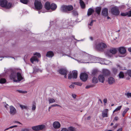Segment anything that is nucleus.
<instances>
[{"mask_svg":"<svg viewBox=\"0 0 131 131\" xmlns=\"http://www.w3.org/2000/svg\"><path fill=\"white\" fill-rule=\"evenodd\" d=\"M73 8L72 5H62L61 8V11L63 12L68 13L73 10Z\"/></svg>","mask_w":131,"mask_h":131,"instance_id":"obj_1","label":"nucleus"},{"mask_svg":"<svg viewBox=\"0 0 131 131\" xmlns=\"http://www.w3.org/2000/svg\"><path fill=\"white\" fill-rule=\"evenodd\" d=\"M1 6L7 9L10 8L12 6V4L10 3H8L6 0H0Z\"/></svg>","mask_w":131,"mask_h":131,"instance_id":"obj_2","label":"nucleus"},{"mask_svg":"<svg viewBox=\"0 0 131 131\" xmlns=\"http://www.w3.org/2000/svg\"><path fill=\"white\" fill-rule=\"evenodd\" d=\"M111 13L113 15L117 16L120 14V11L118 8L116 6L114 7L111 8Z\"/></svg>","mask_w":131,"mask_h":131,"instance_id":"obj_3","label":"nucleus"},{"mask_svg":"<svg viewBox=\"0 0 131 131\" xmlns=\"http://www.w3.org/2000/svg\"><path fill=\"white\" fill-rule=\"evenodd\" d=\"M106 45L104 43L101 42L99 43L96 45V48L99 50L101 51L104 48L107 47Z\"/></svg>","mask_w":131,"mask_h":131,"instance_id":"obj_4","label":"nucleus"},{"mask_svg":"<svg viewBox=\"0 0 131 131\" xmlns=\"http://www.w3.org/2000/svg\"><path fill=\"white\" fill-rule=\"evenodd\" d=\"M78 72L76 70H73L72 73L68 74V79H70L72 78L76 79L77 77Z\"/></svg>","mask_w":131,"mask_h":131,"instance_id":"obj_5","label":"nucleus"},{"mask_svg":"<svg viewBox=\"0 0 131 131\" xmlns=\"http://www.w3.org/2000/svg\"><path fill=\"white\" fill-rule=\"evenodd\" d=\"M34 5L36 8L37 10H40L42 8V5L40 1L35 0Z\"/></svg>","mask_w":131,"mask_h":131,"instance_id":"obj_6","label":"nucleus"},{"mask_svg":"<svg viewBox=\"0 0 131 131\" xmlns=\"http://www.w3.org/2000/svg\"><path fill=\"white\" fill-rule=\"evenodd\" d=\"M80 77L82 81L83 82H85L88 79V75L86 73H82L81 74Z\"/></svg>","mask_w":131,"mask_h":131,"instance_id":"obj_7","label":"nucleus"},{"mask_svg":"<svg viewBox=\"0 0 131 131\" xmlns=\"http://www.w3.org/2000/svg\"><path fill=\"white\" fill-rule=\"evenodd\" d=\"M53 126L55 129L59 128L60 127L61 125L59 122L55 121L53 124Z\"/></svg>","mask_w":131,"mask_h":131,"instance_id":"obj_8","label":"nucleus"},{"mask_svg":"<svg viewBox=\"0 0 131 131\" xmlns=\"http://www.w3.org/2000/svg\"><path fill=\"white\" fill-rule=\"evenodd\" d=\"M102 15L105 16H107L108 15V10L107 8H103L102 12Z\"/></svg>","mask_w":131,"mask_h":131,"instance_id":"obj_9","label":"nucleus"},{"mask_svg":"<svg viewBox=\"0 0 131 131\" xmlns=\"http://www.w3.org/2000/svg\"><path fill=\"white\" fill-rule=\"evenodd\" d=\"M58 71L59 74L62 75H63L68 72V71L66 69L62 68L59 69Z\"/></svg>","mask_w":131,"mask_h":131,"instance_id":"obj_10","label":"nucleus"},{"mask_svg":"<svg viewBox=\"0 0 131 131\" xmlns=\"http://www.w3.org/2000/svg\"><path fill=\"white\" fill-rule=\"evenodd\" d=\"M118 51L119 52L122 54H124L126 52V49L124 47H123L119 48Z\"/></svg>","mask_w":131,"mask_h":131,"instance_id":"obj_11","label":"nucleus"},{"mask_svg":"<svg viewBox=\"0 0 131 131\" xmlns=\"http://www.w3.org/2000/svg\"><path fill=\"white\" fill-rule=\"evenodd\" d=\"M107 82L109 84H112L115 82V79L113 77H110L108 78Z\"/></svg>","mask_w":131,"mask_h":131,"instance_id":"obj_12","label":"nucleus"},{"mask_svg":"<svg viewBox=\"0 0 131 131\" xmlns=\"http://www.w3.org/2000/svg\"><path fill=\"white\" fill-rule=\"evenodd\" d=\"M16 74L15 72L12 71L10 76V79L12 80L15 79L16 78Z\"/></svg>","mask_w":131,"mask_h":131,"instance_id":"obj_13","label":"nucleus"},{"mask_svg":"<svg viewBox=\"0 0 131 131\" xmlns=\"http://www.w3.org/2000/svg\"><path fill=\"white\" fill-rule=\"evenodd\" d=\"M10 113L12 115L14 114L16 112V110L15 108L13 106H10Z\"/></svg>","mask_w":131,"mask_h":131,"instance_id":"obj_14","label":"nucleus"},{"mask_svg":"<svg viewBox=\"0 0 131 131\" xmlns=\"http://www.w3.org/2000/svg\"><path fill=\"white\" fill-rule=\"evenodd\" d=\"M99 81L102 83H103L104 80V76L102 74H100L98 77Z\"/></svg>","mask_w":131,"mask_h":131,"instance_id":"obj_15","label":"nucleus"},{"mask_svg":"<svg viewBox=\"0 0 131 131\" xmlns=\"http://www.w3.org/2000/svg\"><path fill=\"white\" fill-rule=\"evenodd\" d=\"M94 12V10L91 8H89L88 10L87 15L88 16L91 15Z\"/></svg>","mask_w":131,"mask_h":131,"instance_id":"obj_16","label":"nucleus"},{"mask_svg":"<svg viewBox=\"0 0 131 131\" xmlns=\"http://www.w3.org/2000/svg\"><path fill=\"white\" fill-rule=\"evenodd\" d=\"M50 2H47L45 4V7L46 9L49 10L50 9Z\"/></svg>","mask_w":131,"mask_h":131,"instance_id":"obj_17","label":"nucleus"},{"mask_svg":"<svg viewBox=\"0 0 131 131\" xmlns=\"http://www.w3.org/2000/svg\"><path fill=\"white\" fill-rule=\"evenodd\" d=\"M102 73L104 76H107L110 75V72L107 70L104 69L103 70Z\"/></svg>","mask_w":131,"mask_h":131,"instance_id":"obj_18","label":"nucleus"},{"mask_svg":"<svg viewBox=\"0 0 131 131\" xmlns=\"http://www.w3.org/2000/svg\"><path fill=\"white\" fill-rule=\"evenodd\" d=\"M18 80L19 81H20L22 80L23 78L22 77L21 73L19 72H18L16 74Z\"/></svg>","mask_w":131,"mask_h":131,"instance_id":"obj_19","label":"nucleus"},{"mask_svg":"<svg viewBox=\"0 0 131 131\" xmlns=\"http://www.w3.org/2000/svg\"><path fill=\"white\" fill-rule=\"evenodd\" d=\"M54 55L53 52L52 51H49L47 53L46 56L47 57L51 58Z\"/></svg>","mask_w":131,"mask_h":131,"instance_id":"obj_20","label":"nucleus"},{"mask_svg":"<svg viewBox=\"0 0 131 131\" xmlns=\"http://www.w3.org/2000/svg\"><path fill=\"white\" fill-rule=\"evenodd\" d=\"M101 10V7L100 6L97 7L95 8V12L98 15H99L100 14Z\"/></svg>","mask_w":131,"mask_h":131,"instance_id":"obj_21","label":"nucleus"},{"mask_svg":"<svg viewBox=\"0 0 131 131\" xmlns=\"http://www.w3.org/2000/svg\"><path fill=\"white\" fill-rule=\"evenodd\" d=\"M110 52L113 54H115L117 52V49L116 48H112L109 50Z\"/></svg>","mask_w":131,"mask_h":131,"instance_id":"obj_22","label":"nucleus"},{"mask_svg":"<svg viewBox=\"0 0 131 131\" xmlns=\"http://www.w3.org/2000/svg\"><path fill=\"white\" fill-rule=\"evenodd\" d=\"M108 111V109H105L104 110V112L102 113V116L103 117H108L107 112Z\"/></svg>","mask_w":131,"mask_h":131,"instance_id":"obj_23","label":"nucleus"},{"mask_svg":"<svg viewBox=\"0 0 131 131\" xmlns=\"http://www.w3.org/2000/svg\"><path fill=\"white\" fill-rule=\"evenodd\" d=\"M57 8V6L56 4L52 3L51 4L50 9L52 10H54Z\"/></svg>","mask_w":131,"mask_h":131,"instance_id":"obj_24","label":"nucleus"},{"mask_svg":"<svg viewBox=\"0 0 131 131\" xmlns=\"http://www.w3.org/2000/svg\"><path fill=\"white\" fill-rule=\"evenodd\" d=\"M80 4L81 8L84 9L85 7V5L84 2L82 0H80Z\"/></svg>","mask_w":131,"mask_h":131,"instance_id":"obj_25","label":"nucleus"},{"mask_svg":"<svg viewBox=\"0 0 131 131\" xmlns=\"http://www.w3.org/2000/svg\"><path fill=\"white\" fill-rule=\"evenodd\" d=\"M30 60L31 62L32 63H33L34 62V61H37L38 62V58L36 57H32L30 59Z\"/></svg>","mask_w":131,"mask_h":131,"instance_id":"obj_26","label":"nucleus"},{"mask_svg":"<svg viewBox=\"0 0 131 131\" xmlns=\"http://www.w3.org/2000/svg\"><path fill=\"white\" fill-rule=\"evenodd\" d=\"M39 130H41L43 129L45 127V125H38Z\"/></svg>","mask_w":131,"mask_h":131,"instance_id":"obj_27","label":"nucleus"},{"mask_svg":"<svg viewBox=\"0 0 131 131\" xmlns=\"http://www.w3.org/2000/svg\"><path fill=\"white\" fill-rule=\"evenodd\" d=\"M92 81V83H97L98 81L97 78L95 77H94L93 78Z\"/></svg>","mask_w":131,"mask_h":131,"instance_id":"obj_28","label":"nucleus"},{"mask_svg":"<svg viewBox=\"0 0 131 131\" xmlns=\"http://www.w3.org/2000/svg\"><path fill=\"white\" fill-rule=\"evenodd\" d=\"M118 75L120 78H123L124 76L123 72H120Z\"/></svg>","mask_w":131,"mask_h":131,"instance_id":"obj_29","label":"nucleus"},{"mask_svg":"<svg viewBox=\"0 0 131 131\" xmlns=\"http://www.w3.org/2000/svg\"><path fill=\"white\" fill-rule=\"evenodd\" d=\"M6 82V80L5 78H2L0 79V83L4 84Z\"/></svg>","mask_w":131,"mask_h":131,"instance_id":"obj_30","label":"nucleus"},{"mask_svg":"<svg viewBox=\"0 0 131 131\" xmlns=\"http://www.w3.org/2000/svg\"><path fill=\"white\" fill-rule=\"evenodd\" d=\"M29 0H20V2L21 3L25 4H27Z\"/></svg>","mask_w":131,"mask_h":131,"instance_id":"obj_31","label":"nucleus"},{"mask_svg":"<svg viewBox=\"0 0 131 131\" xmlns=\"http://www.w3.org/2000/svg\"><path fill=\"white\" fill-rule=\"evenodd\" d=\"M68 131H75V129L72 126H70L68 128Z\"/></svg>","mask_w":131,"mask_h":131,"instance_id":"obj_32","label":"nucleus"},{"mask_svg":"<svg viewBox=\"0 0 131 131\" xmlns=\"http://www.w3.org/2000/svg\"><path fill=\"white\" fill-rule=\"evenodd\" d=\"M98 71L96 70H93L92 72V75H96Z\"/></svg>","mask_w":131,"mask_h":131,"instance_id":"obj_33","label":"nucleus"},{"mask_svg":"<svg viewBox=\"0 0 131 131\" xmlns=\"http://www.w3.org/2000/svg\"><path fill=\"white\" fill-rule=\"evenodd\" d=\"M32 128L35 131H39L38 125L33 126L32 127Z\"/></svg>","mask_w":131,"mask_h":131,"instance_id":"obj_34","label":"nucleus"},{"mask_svg":"<svg viewBox=\"0 0 131 131\" xmlns=\"http://www.w3.org/2000/svg\"><path fill=\"white\" fill-rule=\"evenodd\" d=\"M112 71L113 73L115 74L117 72L118 69L115 68H112Z\"/></svg>","mask_w":131,"mask_h":131,"instance_id":"obj_35","label":"nucleus"},{"mask_svg":"<svg viewBox=\"0 0 131 131\" xmlns=\"http://www.w3.org/2000/svg\"><path fill=\"white\" fill-rule=\"evenodd\" d=\"M122 107V106L121 105L118 107L115 110L113 111V113L119 110Z\"/></svg>","mask_w":131,"mask_h":131,"instance_id":"obj_36","label":"nucleus"},{"mask_svg":"<svg viewBox=\"0 0 131 131\" xmlns=\"http://www.w3.org/2000/svg\"><path fill=\"white\" fill-rule=\"evenodd\" d=\"M49 103H52L55 102V100L53 98L50 99L48 100Z\"/></svg>","mask_w":131,"mask_h":131,"instance_id":"obj_37","label":"nucleus"},{"mask_svg":"<svg viewBox=\"0 0 131 131\" xmlns=\"http://www.w3.org/2000/svg\"><path fill=\"white\" fill-rule=\"evenodd\" d=\"M36 103H35L34 102V103L33 104L32 107V110L33 111H34L35 110L36 108Z\"/></svg>","mask_w":131,"mask_h":131,"instance_id":"obj_38","label":"nucleus"},{"mask_svg":"<svg viewBox=\"0 0 131 131\" xmlns=\"http://www.w3.org/2000/svg\"><path fill=\"white\" fill-rule=\"evenodd\" d=\"M73 84L75 85L81 86L82 85V84L79 82H75L73 83Z\"/></svg>","mask_w":131,"mask_h":131,"instance_id":"obj_39","label":"nucleus"},{"mask_svg":"<svg viewBox=\"0 0 131 131\" xmlns=\"http://www.w3.org/2000/svg\"><path fill=\"white\" fill-rule=\"evenodd\" d=\"M95 86V85L94 84L91 85H87L85 87V88L86 89H88L90 88L93 87Z\"/></svg>","mask_w":131,"mask_h":131,"instance_id":"obj_40","label":"nucleus"},{"mask_svg":"<svg viewBox=\"0 0 131 131\" xmlns=\"http://www.w3.org/2000/svg\"><path fill=\"white\" fill-rule=\"evenodd\" d=\"M20 106L22 109H27V107L24 105L20 104Z\"/></svg>","mask_w":131,"mask_h":131,"instance_id":"obj_41","label":"nucleus"},{"mask_svg":"<svg viewBox=\"0 0 131 131\" xmlns=\"http://www.w3.org/2000/svg\"><path fill=\"white\" fill-rule=\"evenodd\" d=\"M127 15H128V14L127 12L125 13L122 12L121 14V15L123 16H127Z\"/></svg>","mask_w":131,"mask_h":131,"instance_id":"obj_42","label":"nucleus"},{"mask_svg":"<svg viewBox=\"0 0 131 131\" xmlns=\"http://www.w3.org/2000/svg\"><path fill=\"white\" fill-rule=\"evenodd\" d=\"M127 73L128 75L131 77V70H128L127 71Z\"/></svg>","mask_w":131,"mask_h":131,"instance_id":"obj_43","label":"nucleus"},{"mask_svg":"<svg viewBox=\"0 0 131 131\" xmlns=\"http://www.w3.org/2000/svg\"><path fill=\"white\" fill-rule=\"evenodd\" d=\"M34 55H36L38 56L39 58L41 57V55L39 53L36 52L34 54Z\"/></svg>","mask_w":131,"mask_h":131,"instance_id":"obj_44","label":"nucleus"},{"mask_svg":"<svg viewBox=\"0 0 131 131\" xmlns=\"http://www.w3.org/2000/svg\"><path fill=\"white\" fill-rule=\"evenodd\" d=\"M125 95H126L128 98L131 97V93H128L127 94H125Z\"/></svg>","mask_w":131,"mask_h":131,"instance_id":"obj_45","label":"nucleus"},{"mask_svg":"<svg viewBox=\"0 0 131 131\" xmlns=\"http://www.w3.org/2000/svg\"><path fill=\"white\" fill-rule=\"evenodd\" d=\"M127 13L128 14L127 15L128 17H131V10H130L128 12H127Z\"/></svg>","mask_w":131,"mask_h":131,"instance_id":"obj_46","label":"nucleus"},{"mask_svg":"<svg viewBox=\"0 0 131 131\" xmlns=\"http://www.w3.org/2000/svg\"><path fill=\"white\" fill-rule=\"evenodd\" d=\"M51 106L52 107H55V106H59L60 107H61V106L60 105H59L58 104H53L51 105Z\"/></svg>","mask_w":131,"mask_h":131,"instance_id":"obj_47","label":"nucleus"},{"mask_svg":"<svg viewBox=\"0 0 131 131\" xmlns=\"http://www.w3.org/2000/svg\"><path fill=\"white\" fill-rule=\"evenodd\" d=\"M94 21H95V20H92L91 22L90 23V24H89V25L90 26H92L93 25V22Z\"/></svg>","mask_w":131,"mask_h":131,"instance_id":"obj_48","label":"nucleus"},{"mask_svg":"<svg viewBox=\"0 0 131 131\" xmlns=\"http://www.w3.org/2000/svg\"><path fill=\"white\" fill-rule=\"evenodd\" d=\"M17 125H14V126H12L10 127L9 128H8L6 129L5 130H8L9 128H13L14 127H17Z\"/></svg>","mask_w":131,"mask_h":131,"instance_id":"obj_49","label":"nucleus"},{"mask_svg":"<svg viewBox=\"0 0 131 131\" xmlns=\"http://www.w3.org/2000/svg\"><path fill=\"white\" fill-rule=\"evenodd\" d=\"M61 131H68V130L66 128H63L61 130Z\"/></svg>","mask_w":131,"mask_h":131,"instance_id":"obj_50","label":"nucleus"},{"mask_svg":"<svg viewBox=\"0 0 131 131\" xmlns=\"http://www.w3.org/2000/svg\"><path fill=\"white\" fill-rule=\"evenodd\" d=\"M74 86V85L73 84H71L69 86V87L71 88H73Z\"/></svg>","mask_w":131,"mask_h":131,"instance_id":"obj_51","label":"nucleus"},{"mask_svg":"<svg viewBox=\"0 0 131 131\" xmlns=\"http://www.w3.org/2000/svg\"><path fill=\"white\" fill-rule=\"evenodd\" d=\"M103 102L104 104L106 103L107 102V99H105L103 100Z\"/></svg>","mask_w":131,"mask_h":131,"instance_id":"obj_52","label":"nucleus"},{"mask_svg":"<svg viewBox=\"0 0 131 131\" xmlns=\"http://www.w3.org/2000/svg\"><path fill=\"white\" fill-rule=\"evenodd\" d=\"M119 119V118L118 117L116 116L114 118V120L116 121H117Z\"/></svg>","mask_w":131,"mask_h":131,"instance_id":"obj_53","label":"nucleus"},{"mask_svg":"<svg viewBox=\"0 0 131 131\" xmlns=\"http://www.w3.org/2000/svg\"><path fill=\"white\" fill-rule=\"evenodd\" d=\"M18 92L20 93H27L26 91H25H25H20V90L18 91Z\"/></svg>","mask_w":131,"mask_h":131,"instance_id":"obj_54","label":"nucleus"},{"mask_svg":"<svg viewBox=\"0 0 131 131\" xmlns=\"http://www.w3.org/2000/svg\"><path fill=\"white\" fill-rule=\"evenodd\" d=\"M21 131H29V130L28 129L25 128L22 129Z\"/></svg>","mask_w":131,"mask_h":131,"instance_id":"obj_55","label":"nucleus"},{"mask_svg":"<svg viewBox=\"0 0 131 131\" xmlns=\"http://www.w3.org/2000/svg\"><path fill=\"white\" fill-rule=\"evenodd\" d=\"M126 113V112L125 111H124L122 113V116L123 117L125 116V115Z\"/></svg>","mask_w":131,"mask_h":131,"instance_id":"obj_56","label":"nucleus"},{"mask_svg":"<svg viewBox=\"0 0 131 131\" xmlns=\"http://www.w3.org/2000/svg\"><path fill=\"white\" fill-rule=\"evenodd\" d=\"M72 97L74 99L76 97V95L75 94H72Z\"/></svg>","mask_w":131,"mask_h":131,"instance_id":"obj_57","label":"nucleus"},{"mask_svg":"<svg viewBox=\"0 0 131 131\" xmlns=\"http://www.w3.org/2000/svg\"><path fill=\"white\" fill-rule=\"evenodd\" d=\"M129 110V108H127L124 111H125L126 112H127V111Z\"/></svg>","mask_w":131,"mask_h":131,"instance_id":"obj_58","label":"nucleus"},{"mask_svg":"<svg viewBox=\"0 0 131 131\" xmlns=\"http://www.w3.org/2000/svg\"><path fill=\"white\" fill-rule=\"evenodd\" d=\"M67 73H68V72H67L66 73V74H64L63 75H64V77L65 78H66L67 77Z\"/></svg>","mask_w":131,"mask_h":131,"instance_id":"obj_59","label":"nucleus"},{"mask_svg":"<svg viewBox=\"0 0 131 131\" xmlns=\"http://www.w3.org/2000/svg\"><path fill=\"white\" fill-rule=\"evenodd\" d=\"M122 131V128H120L118 129L117 131Z\"/></svg>","mask_w":131,"mask_h":131,"instance_id":"obj_60","label":"nucleus"},{"mask_svg":"<svg viewBox=\"0 0 131 131\" xmlns=\"http://www.w3.org/2000/svg\"><path fill=\"white\" fill-rule=\"evenodd\" d=\"M128 50L129 51L131 52V47L128 48Z\"/></svg>","mask_w":131,"mask_h":131,"instance_id":"obj_61","label":"nucleus"},{"mask_svg":"<svg viewBox=\"0 0 131 131\" xmlns=\"http://www.w3.org/2000/svg\"><path fill=\"white\" fill-rule=\"evenodd\" d=\"M99 101H100V102H101V104H102V101L101 100V99H99Z\"/></svg>","mask_w":131,"mask_h":131,"instance_id":"obj_62","label":"nucleus"},{"mask_svg":"<svg viewBox=\"0 0 131 131\" xmlns=\"http://www.w3.org/2000/svg\"><path fill=\"white\" fill-rule=\"evenodd\" d=\"M52 107L51 106V105L49 107V108H48V111H50V109Z\"/></svg>","mask_w":131,"mask_h":131,"instance_id":"obj_63","label":"nucleus"},{"mask_svg":"<svg viewBox=\"0 0 131 131\" xmlns=\"http://www.w3.org/2000/svg\"><path fill=\"white\" fill-rule=\"evenodd\" d=\"M14 80V81L15 82H17L18 81V80H15V79H13Z\"/></svg>","mask_w":131,"mask_h":131,"instance_id":"obj_64","label":"nucleus"}]
</instances>
